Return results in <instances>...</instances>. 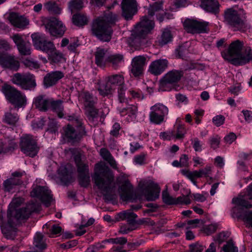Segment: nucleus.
I'll list each match as a JSON object with an SVG mask.
<instances>
[{
  "label": "nucleus",
  "mask_w": 252,
  "mask_h": 252,
  "mask_svg": "<svg viewBox=\"0 0 252 252\" xmlns=\"http://www.w3.org/2000/svg\"><path fill=\"white\" fill-rule=\"evenodd\" d=\"M93 179L106 201H111L115 198L116 187L114 176L107 165L103 163H96Z\"/></svg>",
  "instance_id": "nucleus-1"
},
{
  "label": "nucleus",
  "mask_w": 252,
  "mask_h": 252,
  "mask_svg": "<svg viewBox=\"0 0 252 252\" xmlns=\"http://www.w3.org/2000/svg\"><path fill=\"white\" fill-rule=\"evenodd\" d=\"M39 208L38 203L29 202L26 206L17 210L7 211V222L0 224L3 234L8 239L13 237L15 232V224L18 220H27L32 213L37 211Z\"/></svg>",
  "instance_id": "nucleus-2"
},
{
  "label": "nucleus",
  "mask_w": 252,
  "mask_h": 252,
  "mask_svg": "<svg viewBox=\"0 0 252 252\" xmlns=\"http://www.w3.org/2000/svg\"><path fill=\"white\" fill-rule=\"evenodd\" d=\"M118 15L108 12L102 17L94 19L92 24L91 34L102 42H109L113 32L112 26L118 21Z\"/></svg>",
  "instance_id": "nucleus-3"
},
{
  "label": "nucleus",
  "mask_w": 252,
  "mask_h": 252,
  "mask_svg": "<svg viewBox=\"0 0 252 252\" xmlns=\"http://www.w3.org/2000/svg\"><path fill=\"white\" fill-rule=\"evenodd\" d=\"M1 92L4 94L6 98L16 108H20L26 104V96L21 91L7 83H4L1 87Z\"/></svg>",
  "instance_id": "nucleus-4"
},
{
  "label": "nucleus",
  "mask_w": 252,
  "mask_h": 252,
  "mask_svg": "<svg viewBox=\"0 0 252 252\" xmlns=\"http://www.w3.org/2000/svg\"><path fill=\"white\" fill-rule=\"evenodd\" d=\"M242 13L243 12L237 11L233 8H227L224 11V20L234 31H244L246 28L245 17Z\"/></svg>",
  "instance_id": "nucleus-5"
},
{
  "label": "nucleus",
  "mask_w": 252,
  "mask_h": 252,
  "mask_svg": "<svg viewBox=\"0 0 252 252\" xmlns=\"http://www.w3.org/2000/svg\"><path fill=\"white\" fill-rule=\"evenodd\" d=\"M184 75L182 70H172L166 73L160 80L159 88L163 91L177 90V84Z\"/></svg>",
  "instance_id": "nucleus-6"
},
{
  "label": "nucleus",
  "mask_w": 252,
  "mask_h": 252,
  "mask_svg": "<svg viewBox=\"0 0 252 252\" xmlns=\"http://www.w3.org/2000/svg\"><path fill=\"white\" fill-rule=\"evenodd\" d=\"M155 24L153 21L148 19L147 16H144L141 21L135 26L133 35L135 42L140 40V45L143 44V41L146 36L154 29Z\"/></svg>",
  "instance_id": "nucleus-7"
},
{
  "label": "nucleus",
  "mask_w": 252,
  "mask_h": 252,
  "mask_svg": "<svg viewBox=\"0 0 252 252\" xmlns=\"http://www.w3.org/2000/svg\"><path fill=\"white\" fill-rule=\"evenodd\" d=\"M11 81L22 89L25 90H33L36 86L35 76L30 73H15L13 75Z\"/></svg>",
  "instance_id": "nucleus-8"
},
{
  "label": "nucleus",
  "mask_w": 252,
  "mask_h": 252,
  "mask_svg": "<svg viewBox=\"0 0 252 252\" xmlns=\"http://www.w3.org/2000/svg\"><path fill=\"white\" fill-rule=\"evenodd\" d=\"M45 27L50 35L56 38L62 37L66 31V27L63 22L54 17L48 19L45 24Z\"/></svg>",
  "instance_id": "nucleus-9"
},
{
  "label": "nucleus",
  "mask_w": 252,
  "mask_h": 252,
  "mask_svg": "<svg viewBox=\"0 0 252 252\" xmlns=\"http://www.w3.org/2000/svg\"><path fill=\"white\" fill-rule=\"evenodd\" d=\"M142 192L148 201H154L158 198L160 188L151 180L141 181L139 183Z\"/></svg>",
  "instance_id": "nucleus-10"
},
{
  "label": "nucleus",
  "mask_w": 252,
  "mask_h": 252,
  "mask_svg": "<svg viewBox=\"0 0 252 252\" xmlns=\"http://www.w3.org/2000/svg\"><path fill=\"white\" fill-rule=\"evenodd\" d=\"M149 115L151 122L159 125L164 121V117L168 114V108L160 103H158L150 108Z\"/></svg>",
  "instance_id": "nucleus-11"
},
{
  "label": "nucleus",
  "mask_w": 252,
  "mask_h": 252,
  "mask_svg": "<svg viewBox=\"0 0 252 252\" xmlns=\"http://www.w3.org/2000/svg\"><path fill=\"white\" fill-rule=\"evenodd\" d=\"M31 37L35 49L42 51L47 55L56 47L53 42L48 40L45 36L39 33L32 34Z\"/></svg>",
  "instance_id": "nucleus-12"
},
{
  "label": "nucleus",
  "mask_w": 252,
  "mask_h": 252,
  "mask_svg": "<svg viewBox=\"0 0 252 252\" xmlns=\"http://www.w3.org/2000/svg\"><path fill=\"white\" fill-rule=\"evenodd\" d=\"M21 149L26 155L33 157L36 155L39 148L35 140L31 135H25L21 139Z\"/></svg>",
  "instance_id": "nucleus-13"
},
{
  "label": "nucleus",
  "mask_w": 252,
  "mask_h": 252,
  "mask_svg": "<svg viewBox=\"0 0 252 252\" xmlns=\"http://www.w3.org/2000/svg\"><path fill=\"white\" fill-rule=\"evenodd\" d=\"M208 23L196 20L187 19L184 22L185 30L192 34L207 32Z\"/></svg>",
  "instance_id": "nucleus-14"
},
{
  "label": "nucleus",
  "mask_w": 252,
  "mask_h": 252,
  "mask_svg": "<svg viewBox=\"0 0 252 252\" xmlns=\"http://www.w3.org/2000/svg\"><path fill=\"white\" fill-rule=\"evenodd\" d=\"M244 42L243 41L240 40H236L232 42L227 49L226 52H223L221 53L223 59L227 61L231 64V60L238 57L244 47Z\"/></svg>",
  "instance_id": "nucleus-15"
},
{
  "label": "nucleus",
  "mask_w": 252,
  "mask_h": 252,
  "mask_svg": "<svg viewBox=\"0 0 252 252\" xmlns=\"http://www.w3.org/2000/svg\"><path fill=\"white\" fill-rule=\"evenodd\" d=\"M0 65L4 69L17 71L20 67V62L12 54L0 53Z\"/></svg>",
  "instance_id": "nucleus-16"
},
{
  "label": "nucleus",
  "mask_w": 252,
  "mask_h": 252,
  "mask_svg": "<svg viewBox=\"0 0 252 252\" xmlns=\"http://www.w3.org/2000/svg\"><path fill=\"white\" fill-rule=\"evenodd\" d=\"M122 16L126 20H131L137 12V3L136 0H122L121 2Z\"/></svg>",
  "instance_id": "nucleus-17"
},
{
  "label": "nucleus",
  "mask_w": 252,
  "mask_h": 252,
  "mask_svg": "<svg viewBox=\"0 0 252 252\" xmlns=\"http://www.w3.org/2000/svg\"><path fill=\"white\" fill-rule=\"evenodd\" d=\"M31 195L32 197L38 198L47 207L50 205L52 199L51 191L44 187H35L31 191Z\"/></svg>",
  "instance_id": "nucleus-18"
},
{
  "label": "nucleus",
  "mask_w": 252,
  "mask_h": 252,
  "mask_svg": "<svg viewBox=\"0 0 252 252\" xmlns=\"http://www.w3.org/2000/svg\"><path fill=\"white\" fill-rule=\"evenodd\" d=\"M64 138L68 142L72 144L78 143L82 136L86 135L85 128H82V130H79L77 132L75 128L71 125H68L63 128Z\"/></svg>",
  "instance_id": "nucleus-19"
},
{
  "label": "nucleus",
  "mask_w": 252,
  "mask_h": 252,
  "mask_svg": "<svg viewBox=\"0 0 252 252\" xmlns=\"http://www.w3.org/2000/svg\"><path fill=\"white\" fill-rule=\"evenodd\" d=\"M11 38L17 46L18 50L21 55L29 56L31 54V45L30 42L26 41L23 36L18 34H14Z\"/></svg>",
  "instance_id": "nucleus-20"
},
{
  "label": "nucleus",
  "mask_w": 252,
  "mask_h": 252,
  "mask_svg": "<svg viewBox=\"0 0 252 252\" xmlns=\"http://www.w3.org/2000/svg\"><path fill=\"white\" fill-rule=\"evenodd\" d=\"M147 58L144 56H138L133 58L131 62V72L135 77H139L143 73Z\"/></svg>",
  "instance_id": "nucleus-21"
},
{
  "label": "nucleus",
  "mask_w": 252,
  "mask_h": 252,
  "mask_svg": "<svg viewBox=\"0 0 252 252\" xmlns=\"http://www.w3.org/2000/svg\"><path fill=\"white\" fill-rule=\"evenodd\" d=\"M23 173L20 172L16 171L12 174L11 177L4 181L3 183V189L5 191H12L16 187L21 185L23 183L21 178Z\"/></svg>",
  "instance_id": "nucleus-22"
},
{
  "label": "nucleus",
  "mask_w": 252,
  "mask_h": 252,
  "mask_svg": "<svg viewBox=\"0 0 252 252\" xmlns=\"http://www.w3.org/2000/svg\"><path fill=\"white\" fill-rule=\"evenodd\" d=\"M231 64L235 65H243L252 61V50L250 47L244 48L238 57L231 60Z\"/></svg>",
  "instance_id": "nucleus-23"
},
{
  "label": "nucleus",
  "mask_w": 252,
  "mask_h": 252,
  "mask_svg": "<svg viewBox=\"0 0 252 252\" xmlns=\"http://www.w3.org/2000/svg\"><path fill=\"white\" fill-rule=\"evenodd\" d=\"M8 19L12 26L20 29H25L30 23L27 17L24 15H20L17 13H10Z\"/></svg>",
  "instance_id": "nucleus-24"
},
{
  "label": "nucleus",
  "mask_w": 252,
  "mask_h": 252,
  "mask_svg": "<svg viewBox=\"0 0 252 252\" xmlns=\"http://www.w3.org/2000/svg\"><path fill=\"white\" fill-rule=\"evenodd\" d=\"M63 77L64 73L61 71H51L44 77L43 85L46 88L55 86Z\"/></svg>",
  "instance_id": "nucleus-25"
},
{
  "label": "nucleus",
  "mask_w": 252,
  "mask_h": 252,
  "mask_svg": "<svg viewBox=\"0 0 252 252\" xmlns=\"http://www.w3.org/2000/svg\"><path fill=\"white\" fill-rule=\"evenodd\" d=\"M168 62L165 59H159L152 62L149 66V71L155 75L161 74L168 66Z\"/></svg>",
  "instance_id": "nucleus-26"
},
{
  "label": "nucleus",
  "mask_w": 252,
  "mask_h": 252,
  "mask_svg": "<svg viewBox=\"0 0 252 252\" xmlns=\"http://www.w3.org/2000/svg\"><path fill=\"white\" fill-rule=\"evenodd\" d=\"M58 171L61 180L64 185H67L72 181L71 171L69 165H61Z\"/></svg>",
  "instance_id": "nucleus-27"
},
{
  "label": "nucleus",
  "mask_w": 252,
  "mask_h": 252,
  "mask_svg": "<svg viewBox=\"0 0 252 252\" xmlns=\"http://www.w3.org/2000/svg\"><path fill=\"white\" fill-rule=\"evenodd\" d=\"M50 103L51 99L47 98L45 95L37 96L33 101L35 107L41 111H46Z\"/></svg>",
  "instance_id": "nucleus-28"
},
{
  "label": "nucleus",
  "mask_w": 252,
  "mask_h": 252,
  "mask_svg": "<svg viewBox=\"0 0 252 252\" xmlns=\"http://www.w3.org/2000/svg\"><path fill=\"white\" fill-rule=\"evenodd\" d=\"M201 6L205 10L214 14L219 11L220 4L217 0H202Z\"/></svg>",
  "instance_id": "nucleus-29"
},
{
  "label": "nucleus",
  "mask_w": 252,
  "mask_h": 252,
  "mask_svg": "<svg viewBox=\"0 0 252 252\" xmlns=\"http://www.w3.org/2000/svg\"><path fill=\"white\" fill-rule=\"evenodd\" d=\"M131 186L128 180H126L119 189L121 198L125 200H128L131 197Z\"/></svg>",
  "instance_id": "nucleus-30"
},
{
  "label": "nucleus",
  "mask_w": 252,
  "mask_h": 252,
  "mask_svg": "<svg viewBox=\"0 0 252 252\" xmlns=\"http://www.w3.org/2000/svg\"><path fill=\"white\" fill-rule=\"evenodd\" d=\"M126 107H120L119 112L121 116H124L128 115L131 118H135L138 111L137 106L134 104H129L127 103Z\"/></svg>",
  "instance_id": "nucleus-31"
},
{
  "label": "nucleus",
  "mask_w": 252,
  "mask_h": 252,
  "mask_svg": "<svg viewBox=\"0 0 252 252\" xmlns=\"http://www.w3.org/2000/svg\"><path fill=\"white\" fill-rule=\"evenodd\" d=\"M107 52V50L97 48L95 53V63L99 66L104 67L107 64L106 58L105 55Z\"/></svg>",
  "instance_id": "nucleus-32"
},
{
  "label": "nucleus",
  "mask_w": 252,
  "mask_h": 252,
  "mask_svg": "<svg viewBox=\"0 0 252 252\" xmlns=\"http://www.w3.org/2000/svg\"><path fill=\"white\" fill-rule=\"evenodd\" d=\"M48 59L51 62L56 63L65 61L63 54L58 50L56 47L48 54Z\"/></svg>",
  "instance_id": "nucleus-33"
},
{
  "label": "nucleus",
  "mask_w": 252,
  "mask_h": 252,
  "mask_svg": "<svg viewBox=\"0 0 252 252\" xmlns=\"http://www.w3.org/2000/svg\"><path fill=\"white\" fill-rule=\"evenodd\" d=\"M84 106L85 107H90L94 106L97 99L88 92H84L81 94Z\"/></svg>",
  "instance_id": "nucleus-34"
},
{
  "label": "nucleus",
  "mask_w": 252,
  "mask_h": 252,
  "mask_svg": "<svg viewBox=\"0 0 252 252\" xmlns=\"http://www.w3.org/2000/svg\"><path fill=\"white\" fill-rule=\"evenodd\" d=\"M63 102V101L61 100H53L52 99H51V103L50 104L52 110L56 112L60 118H62L64 115Z\"/></svg>",
  "instance_id": "nucleus-35"
},
{
  "label": "nucleus",
  "mask_w": 252,
  "mask_h": 252,
  "mask_svg": "<svg viewBox=\"0 0 252 252\" xmlns=\"http://www.w3.org/2000/svg\"><path fill=\"white\" fill-rule=\"evenodd\" d=\"M114 87L107 80L105 83L99 84L98 91L100 94L106 96L112 94L115 90Z\"/></svg>",
  "instance_id": "nucleus-36"
},
{
  "label": "nucleus",
  "mask_w": 252,
  "mask_h": 252,
  "mask_svg": "<svg viewBox=\"0 0 252 252\" xmlns=\"http://www.w3.org/2000/svg\"><path fill=\"white\" fill-rule=\"evenodd\" d=\"M19 119L17 114L12 113V112H7L4 114L3 118L4 123L11 126H15Z\"/></svg>",
  "instance_id": "nucleus-37"
},
{
  "label": "nucleus",
  "mask_w": 252,
  "mask_h": 252,
  "mask_svg": "<svg viewBox=\"0 0 252 252\" xmlns=\"http://www.w3.org/2000/svg\"><path fill=\"white\" fill-rule=\"evenodd\" d=\"M100 154L102 158L107 161L113 168H117L115 160L113 158L109 151L105 148L100 149Z\"/></svg>",
  "instance_id": "nucleus-38"
},
{
  "label": "nucleus",
  "mask_w": 252,
  "mask_h": 252,
  "mask_svg": "<svg viewBox=\"0 0 252 252\" xmlns=\"http://www.w3.org/2000/svg\"><path fill=\"white\" fill-rule=\"evenodd\" d=\"M73 24L77 26L82 27L87 24L88 20L87 16L81 13H77L72 17Z\"/></svg>",
  "instance_id": "nucleus-39"
},
{
  "label": "nucleus",
  "mask_w": 252,
  "mask_h": 252,
  "mask_svg": "<svg viewBox=\"0 0 252 252\" xmlns=\"http://www.w3.org/2000/svg\"><path fill=\"white\" fill-rule=\"evenodd\" d=\"M33 244L36 248L39 250L46 249L47 245L44 239V235L40 233H36L34 237Z\"/></svg>",
  "instance_id": "nucleus-40"
},
{
  "label": "nucleus",
  "mask_w": 252,
  "mask_h": 252,
  "mask_svg": "<svg viewBox=\"0 0 252 252\" xmlns=\"http://www.w3.org/2000/svg\"><path fill=\"white\" fill-rule=\"evenodd\" d=\"M123 56L120 54H115L110 55L106 58L107 63H111L112 66L116 68L118 64L123 60Z\"/></svg>",
  "instance_id": "nucleus-41"
},
{
  "label": "nucleus",
  "mask_w": 252,
  "mask_h": 252,
  "mask_svg": "<svg viewBox=\"0 0 252 252\" xmlns=\"http://www.w3.org/2000/svg\"><path fill=\"white\" fill-rule=\"evenodd\" d=\"M107 80L114 87L115 89H116L117 86L124 84V78L121 75L116 74L108 76Z\"/></svg>",
  "instance_id": "nucleus-42"
},
{
  "label": "nucleus",
  "mask_w": 252,
  "mask_h": 252,
  "mask_svg": "<svg viewBox=\"0 0 252 252\" xmlns=\"http://www.w3.org/2000/svg\"><path fill=\"white\" fill-rule=\"evenodd\" d=\"M46 9L51 13L59 14L61 12V8L59 7L57 3L54 1H49L44 5Z\"/></svg>",
  "instance_id": "nucleus-43"
},
{
  "label": "nucleus",
  "mask_w": 252,
  "mask_h": 252,
  "mask_svg": "<svg viewBox=\"0 0 252 252\" xmlns=\"http://www.w3.org/2000/svg\"><path fill=\"white\" fill-rule=\"evenodd\" d=\"M119 216L122 220L126 219L127 221L129 224H135V219L137 217L135 213L130 211H127L121 213L119 214Z\"/></svg>",
  "instance_id": "nucleus-44"
},
{
  "label": "nucleus",
  "mask_w": 252,
  "mask_h": 252,
  "mask_svg": "<svg viewBox=\"0 0 252 252\" xmlns=\"http://www.w3.org/2000/svg\"><path fill=\"white\" fill-rule=\"evenodd\" d=\"M2 140L3 142L5 143V144L4 145V147H3V153H6L9 151H11L14 150L17 147L16 144L12 139L5 138Z\"/></svg>",
  "instance_id": "nucleus-45"
},
{
  "label": "nucleus",
  "mask_w": 252,
  "mask_h": 252,
  "mask_svg": "<svg viewBox=\"0 0 252 252\" xmlns=\"http://www.w3.org/2000/svg\"><path fill=\"white\" fill-rule=\"evenodd\" d=\"M232 202L238 206L244 207L247 209L252 208V204L250 203L248 201L245 200L243 197L234 198Z\"/></svg>",
  "instance_id": "nucleus-46"
},
{
  "label": "nucleus",
  "mask_w": 252,
  "mask_h": 252,
  "mask_svg": "<svg viewBox=\"0 0 252 252\" xmlns=\"http://www.w3.org/2000/svg\"><path fill=\"white\" fill-rule=\"evenodd\" d=\"M83 7V0H71L68 3V7L72 12L80 10Z\"/></svg>",
  "instance_id": "nucleus-47"
},
{
  "label": "nucleus",
  "mask_w": 252,
  "mask_h": 252,
  "mask_svg": "<svg viewBox=\"0 0 252 252\" xmlns=\"http://www.w3.org/2000/svg\"><path fill=\"white\" fill-rule=\"evenodd\" d=\"M176 53L180 58H184L189 53L188 46L187 44H184L176 50Z\"/></svg>",
  "instance_id": "nucleus-48"
},
{
  "label": "nucleus",
  "mask_w": 252,
  "mask_h": 252,
  "mask_svg": "<svg viewBox=\"0 0 252 252\" xmlns=\"http://www.w3.org/2000/svg\"><path fill=\"white\" fill-rule=\"evenodd\" d=\"M171 39L172 36L170 32L169 31H163L159 41V44L162 46L165 45L170 41Z\"/></svg>",
  "instance_id": "nucleus-49"
},
{
  "label": "nucleus",
  "mask_w": 252,
  "mask_h": 252,
  "mask_svg": "<svg viewBox=\"0 0 252 252\" xmlns=\"http://www.w3.org/2000/svg\"><path fill=\"white\" fill-rule=\"evenodd\" d=\"M182 172L184 174L186 175L187 177L189 179L194 185H196V182L195 181V179L196 178L201 177L200 174H199L198 171L197 170L192 172L189 171H185L183 170Z\"/></svg>",
  "instance_id": "nucleus-50"
},
{
  "label": "nucleus",
  "mask_w": 252,
  "mask_h": 252,
  "mask_svg": "<svg viewBox=\"0 0 252 252\" xmlns=\"http://www.w3.org/2000/svg\"><path fill=\"white\" fill-rule=\"evenodd\" d=\"M136 229L135 225L134 224H127L122 225L120 227L119 232L123 234H127Z\"/></svg>",
  "instance_id": "nucleus-51"
},
{
  "label": "nucleus",
  "mask_w": 252,
  "mask_h": 252,
  "mask_svg": "<svg viewBox=\"0 0 252 252\" xmlns=\"http://www.w3.org/2000/svg\"><path fill=\"white\" fill-rule=\"evenodd\" d=\"M162 3L161 2H156L149 7L148 9V14L153 16L155 13L162 9Z\"/></svg>",
  "instance_id": "nucleus-52"
},
{
  "label": "nucleus",
  "mask_w": 252,
  "mask_h": 252,
  "mask_svg": "<svg viewBox=\"0 0 252 252\" xmlns=\"http://www.w3.org/2000/svg\"><path fill=\"white\" fill-rule=\"evenodd\" d=\"M85 110L89 119L92 120L98 116V109L95 108L94 106L90 107H85Z\"/></svg>",
  "instance_id": "nucleus-53"
},
{
  "label": "nucleus",
  "mask_w": 252,
  "mask_h": 252,
  "mask_svg": "<svg viewBox=\"0 0 252 252\" xmlns=\"http://www.w3.org/2000/svg\"><path fill=\"white\" fill-rule=\"evenodd\" d=\"M222 250L224 252H238V248L234 245L232 240L227 242L226 244L224 245L222 247Z\"/></svg>",
  "instance_id": "nucleus-54"
},
{
  "label": "nucleus",
  "mask_w": 252,
  "mask_h": 252,
  "mask_svg": "<svg viewBox=\"0 0 252 252\" xmlns=\"http://www.w3.org/2000/svg\"><path fill=\"white\" fill-rule=\"evenodd\" d=\"M78 180L79 184L81 187H87L90 183L89 174L78 175Z\"/></svg>",
  "instance_id": "nucleus-55"
},
{
  "label": "nucleus",
  "mask_w": 252,
  "mask_h": 252,
  "mask_svg": "<svg viewBox=\"0 0 252 252\" xmlns=\"http://www.w3.org/2000/svg\"><path fill=\"white\" fill-rule=\"evenodd\" d=\"M163 201L167 205H175V198L171 196L166 191H163L162 194Z\"/></svg>",
  "instance_id": "nucleus-56"
},
{
  "label": "nucleus",
  "mask_w": 252,
  "mask_h": 252,
  "mask_svg": "<svg viewBox=\"0 0 252 252\" xmlns=\"http://www.w3.org/2000/svg\"><path fill=\"white\" fill-rule=\"evenodd\" d=\"M24 202V199L21 197L14 198L10 204V210H16V208L19 207Z\"/></svg>",
  "instance_id": "nucleus-57"
},
{
  "label": "nucleus",
  "mask_w": 252,
  "mask_h": 252,
  "mask_svg": "<svg viewBox=\"0 0 252 252\" xmlns=\"http://www.w3.org/2000/svg\"><path fill=\"white\" fill-rule=\"evenodd\" d=\"M22 63L25 65V66L29 67L31 69L32 68L37 69L40 67L39 64L37 62H34L28 59L24 60Z\"/></svg>",
  "instance_id": "nucleus-58"
},
{
  "label": "nucleus",
  "mask_w": 252,
  "mask_h": 252,
  "mask_svg": "<svg viewBox=\"0 0 252 252\" xmlns=\"http://www.w3.org/2000/svg\"><path fill=\"white\" fill-rule=\"evenodd\" d=\"M78 175L89 174L88 165L84 162L76 166Z\"/></svg>",
  "instance_id": "nucleus-59"
},
{
  "label": "nucleus",
  "mask_w": 252,
  "mask_h": 252,
  "mask_svg": "<svg viewBox=\"0 0 252 252\" xmlns=\"http://www.w3.org/2000/svg\"><path fill=\"white\" fill-rule=\"evenodd\" d=\"M125 88L124 85L118 86V93L119 96V99L121 103H124L127 101L125 97Z\"/></svg>",
  "instance_id": "nucleus-60"
},
{
  "label": "nucleus",
  "mask_w": 252,
  "mask_h": 252,
  "mask_svg": "<svg viewBox=\"0 0 252 252\" xmlns=\"http://www.w3.org/2000/svg\"><path fill=\"white\" fill-rule=\"evenodd\" d=\"M203 250V246L198 243H195L189 245L190 252H202Z\"/></svg>",
  "instance_id": "nucleus-61"
},
{
  "label": "nucleus",
  "mask_w": 252,
  "mask_h": 252,
  "mask_svg": "<svg viewBox=\"0 0 252 252\" xmlns=\"http://www.w3.org/2000/svg\"><path fill=\"white\" fill-rule=\"evenodd\" d=\"M225 120V118L221 115H217L214 117L213 119V123L217 126H219L222 125Z\"/></svg>",
  "instance_id": "nucleus-62"
},
{
  "label": "nucleus",
  "mask_w": 252,
  "mask_h": 252,
  "mask_svg": "<svg viewBox=\"0 0 252 252\" xmlns=\"http://www.w3.org/2000/svg\"><path fill=\"white\" fill-rule=\"evenodd\" d=\"M11 47L9 43L4 39H0V53L2 51H7L10 50Z\"/></svg>",
  "instance_id": "nucleus-63"
},
{
  "label": "nucleus",
  "mask_w": 252,
  "mask_h": 252,
  "mask_svg": "<svg viewBox=\"0 0 252 252\" xmlns=\"http://www.w3.org/2000/svg\"><path fill=\"white\" fill-rule=\"evenodd\" d=\"M191 144L196 152L201 151V143L198 138H194L191 139Z\"/></svg>",
  "instance_id": "nucleus-64"
}]
</instances>
